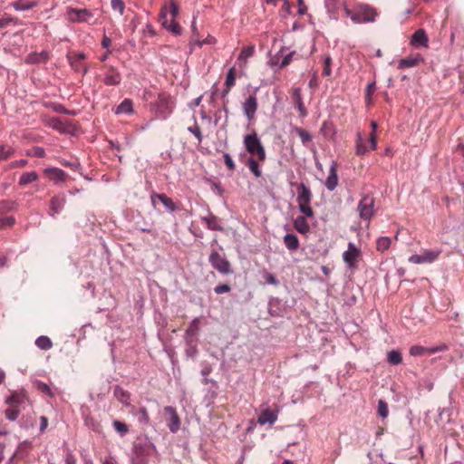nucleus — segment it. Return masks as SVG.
Instances as JSON below:
<instances>
[{"instance_id":"9","label":"nucleus","mask_w":464,"mask_h":464,"mask_svg":"<svg viewBox=\"0 0 464 464\" xmlns=\"http://www.w3.org/2000/svg\"><path fill=\"white\" fill-rule=\"evenodd\" d=\"M66 17L72 23H85L92 17V14L87 9L67 8Z\"/></svg>"},{"instance_id":"29","label":"nucleus","mask_w":464,"mask_h":464,"mask_svg":"<svg viewBox=\"0 0 464 464\" xmlns=\"http://www.w3.org/2000/svg\"><path fill=\"white\" fill-rule=\"evenodd\" d=\"M438 351H439L438 348L428 349L421 345H413L410 348L409 352L411 356H421V355L425 354L426 353H435Z\"/></svg>"},{"instance_id":"23","label":"nucleus","mask_w":464,"mask_h":464,"mask_svg":"<svg viewBox=\"0 0 464 464\" xmlns=\"http://www.w3.org/2000/svg\"><path fill=\"white\" fill-rule=\"evenodd\" d=\"M428 36L425 33V31L423 29H419L417 30L412 37H411V44L414 45V46H424V47H427L428 46Z\"/></svg>"},{"instance_id":"55","label":"nucleus","mask_w":464,"mask_h":464,"mask_svg":"<svg viewBox=\"0 0 464 464\" xmlns=\"http://www.w3.org/2000/svg\"><path fill=\"white\" fill-rule=\"evenodd\" d=\"M224 162L229 170H231V171L235 170L236 165H235L231 156L228 153L224 154Z\"/></svg>"},{"instance_id":"60","label":"nucleus","mask_w":464,"mask_h":464,"mask_svg":"<svg viewBox=\"0 0 464 464\" xmlns=\"http://www.w3.org/2000/svg\"><path fill=\"white\" fill-rule=\"evenodd\" d=\"M197 42L199 46H202L203 44H216L217 40L215 37H213L211 35H208V37L206 39H204L203 41H199L198 39Z\"/></svg>"},{"instance_id":"15","label":"nucleus","mask_w":464,"mask_h":464,"mask_svg":"<svg viewBox=\"0 0 464 464\" xmlns=\"http://www.w3.org/2000/svg\"><path fill=\"white\" fill-rule=\"evenodd\" d=\"M150 198H151V203L154 207H156L157 201H160V203H162L164 205L166 209L169 212H174L177 208L173 200L170 198H169L166 194L152 192Z\"/></svg>"},{"instance_id":"59","label":"nucleus","mask_w":464,"mask_h":464,"mask_svg":"<svg viewBox=\"0 0 464 464\" xmlns=\"http://www.w3.org/2000/svg\"><path fill=\"white\" fill-rule=\"evenodd\" d=\"M28 161L26 160H14L9 164L10 169L23 168L26 166Z\"/></svg>"},{"instance_id":"53","label":"nucleus","mask_w":464,"mask_h":464,"mask_svg":"<svg viewBox=\"0 0 464 464\" xmlns=\"http://www.w3.org/2000/svg\"><path fill=\"white\" fill-rule=\"evenodd\" d=\"M376 90V85H375V82H372L371 83H369L366 87V91H365V100H366V102L367 103H370L371 101H372V95L373 94V92H375Z\"/></svg>"},{"instance_id":"27","label":"nucleus","mask_w":464,"mask_h":464,"mask_svg":"<svg viewBox=\"0 0 464 464\" xmlns=\"http://www.w3.org/2000/svg\"><path fill=\"white\" fill-rule=\"evenodd\" d=\"M115 398L124 406H130V393L120 386H116L113 391Z\"/></svg>"},{"instance_id":"30","label":"nucleus","mask_w":464,"mask_h":464,"mask_svg":"<svg viewBox=\"0 0 464 464\" xmlns=\"http://www.w3.org/2000/svg\"><path fill=\"white\" fill-rule=\"evenodd\" d=\"M293 99L295 100V102L301 115L305 116L306 110L304 108V104L302 97H301V90L299 88H295L293 90Z\"/></svg>"},{"instance_id":"6","label":"nucleus","mask_w":464,"mask_h":464,"mask_svg":"<svg viewBox=\"0 0 464 464\" xmlns=\"http://www.w3.org/2000/svg\"><path fill=\"white\" fill-rule=\"evenodd\" d=\"M208 260L211 266L219 273L224 275L232 273L229 261L219 255L218 251L213 250L209 256Z\"/></svg>"},{"instance_id":"18","label":"nucleus","mask_w":464,"mask_h":464,"mask_svg":"<svg viewBox=\"0 0 464 464\" xmlns=\"http://www.w3.org/2000/svg\"><path fill=\"white\" fill-rule=\"evenodd\" d=\"M370 150H372L371 149L370 142L368 141V145H367L365 140L362 136V133L357 132L356 140H355V153H356V155L362 156Z\"/></svg>"},{"instance_id":"11","label":"nucleus","mask_w":464,"mask_h":464,"mask_svg":"<svg viewBox=\"0 0 464 464\" xmlns=\"http://www.w3.org/2000/svg\"><path fill=\"white\" fill-rule=\"evenodd\" d=\"M360 256L361 251L353 243H349L348 249L343 254V259L350 268L355 267Z\"/></svg>"},{"instance_id":"54","label":"nucleus","mask_w":464,"mask_h":464,"mask_svg":"<svg viewBox=\"0 0 464 464\" xmlns=\"http://www.w3.org/2000/svg\"><path fill=\"white\" fill-rule=\"evenodd\" d=\"M188 130L195 135L198 142H201L202 140V135L199 126L195 123L193 126H190L188 128Z\"/></svg>"},{"instance_id":"40","label":"nucleus","mask_w":464,"mask_h":464,"mask_svg":"<svg viewBox=\"0 0 464 464\" xmlns=\"http://www.w3.org/2000/svg\"><path fill=\"white\" fill-rule=\"evenodd\" d=\"M391 243H392L391 238L388 237H379L376 241L377 251H379V252L386 251L387 249H389Z\"/></svg>"},{"instance_id":"31","label":"nucleus","mask_w":464,"mask_h":464,"mask_svg":"<svg viewBox=\"0 0 464 464\" xmlns=\"http://www.w3.org/2000/svg\"><path fill=\"white\" fill-rule=\"evenodd\" d=\"M203 221L208 229L217 231L223 230V227L220 226L218 218L216 216L211 215L209 217L203 218Z\"/></svg>"},{"instance_id":"44","label":"nucleus","mask_w":464,"mask_h":464,"mask_svg":"<svg viewBox=\"0 0 464 464\" xmlns=\"http://www.w3.org/2000/svg\"><path fill=\"white\" fill-rule=\"evenodd\" d=\"M112 426L117 433L121 437L125 436L129 432V427L120 420H114Z\"/></svg>"},{"instance_id":"47","label":"nucleus","mask_w":464,"mask_h":464,"mask_svg":"<svg viewBox=\"0 0 464 464\" xmlns=\"http://www.w3.org/2000/svg\"><path fill=\"white\" fill-rule=\"evenodd\" d=\"M21 412V409H16L14 407H9L5 411V415L7 420L11 421H14L17 420L19 414Z\"/></svg>"},{"instance_id":"12","label":"nucleus","mask_w":464,"mask_h":464,"mask_svg":"<svg viewBox=\"0 0 464 464\" xmlns=\"http://www.w3.org/2000/svg\"><path fill=\"white\" fill-rule=\"evenodd\" d=\"M164 411L167 414V425L171 432L176 433L180 429V419L177 413L175 408L171 406H166Z\"/></svg>"},{"instance_id":"64","label":"nucleus","mask_w":464,"mask_h":464,"mask_svg":"<svg viewBox=\"0 0 464 464\" xmlns=\"http://www.w3.org/2000/svg\"><path fill=\"white\" fill-rule=\"evenodd\" d=\"M76 459L72 453H67L65 457V464H75Z\"/></svg>"},{"instance_id":"39","label":"nucleus","mask_w":464,"mask_h":464,"mask_svg":"<svg viewBox=\"0 0 464 464\" xmlns=\"http://www.w3.org/2000/svg\"><path fill=\"white\" fill-rule=\"evenodd\" d=\"M35 344L38 348L42 350H49L53 346L51 339L44 335L38 337L35 341Z\"/></svg>"},{"instance_id":"16","label":"nucleus","mask_w":464,"mask_h":464,"mask_svg":"<svg viewBox=\"0 0 464 464\" xmlns=\"http://www.w3.org/2000/svg\"><path fill=\"white\" fill-rule=\"evenodd\" d=\"M153 448V445L150 442L148 443H136L133 447V453L136 457V459H139L144 456L149 455L150 450ZM133 464H144L141 460H133Z\"/></svg>"},{"instance_id":"8","label":"nucleus","mask_w":464,"mask_h":464,"mask_svg":"<svg viewBox=\"0 0 464 464\" xmlns=\"http://www.w3.org/2000/svg\"><path fill=\"white\" fill-rule=\"evenodd\" d=\"M377 15L376 11L369 5H361L358 10L351 15L355 23L373 22Z\"/></svg>"},{"instance_id":"38","label":"nucleus","mask_w":464,"mask_h":464,"mask_svg":"<svg viewBox=\"0 0 464 464\" xmlns=\"http://www.w3.org/2000/svg\"><path fill=\"white\" fill-rule=\"evenodd\" d=\"M387 360L392 365H398L402 362L401 353L397 350L390 351L387 353Z\"/></svg>"},{"instance_id":"58","label":"nucleus","mask_w":464,"mask_h":464,"mask_svg":"<svg viewBox=\"0 0 464 464\" xmlns=\"http://www.w3.org/2000/svg\"><path fill=\"white\" fill-rule=\"evenodd\" d=\"M37 388L40 392H44V393H46L48 394L49 396L53 397V394L50 389V387L46 384V383H44V382H38L37 384Z\"/></svg>"},{"instance_id":"36","label":"nucleus","mask_w":464,"mask_h":464,"mask_svg":"<svg viewBox=\"0 0 464 464\" xmlns=\"http://www.w3.org/2000/svg\"><path fill=\"white\" fill-rule=\"evenodd\" d=\"M130 412L132 414L139 415V421L142 424L148 425L150 423V416L147 409L145 407H140L136 412V409L134 407L131 408Z\"/></svg>"},{"instance_id":"10","label":"nucleus","mask_w":464,"mask_h":464,"mask_svg":"<svg viewBox=\"0 0 464 464\" xmlns=\"http://www.w3.org/2000/svg\"><path fill=\"white\" fill-rule=\"evenodd\" d=\"M28 400L26 392L24 390L14 391L5 399V404L16 409H24V404Z\"/></svg>"},{"instance_id":"13","label":"nucleus","mask_w":464,"mask_h":464,"mask_svg":"<svg viewBox=\"0 0 464 464\" xmlns=\"http://www.w3.org/2000/svg\"><path fill=\"white\" fill-rule=\"evenodd\" d=\"M104 79L103 82L106 85H118L121 82V75L113 66L104 65Z\"/></svg>"},{"instance_id":"43","label":"nucleus","mask_w":464,"mask_h":464,"mask_svg":"<svg viewBox=\"0 0 464 464\" xmlns=\"http://www.w3.org/2000/svg\"><path fill=\"white\" fill-rule=\"evenodd\" d=\"M20 21L16 17L9 16V15H4L0 18V28H5L8 26L9 24H20Z\"/></svg>"},{"instance_id":"61","label":"nucleus","mask_w":464,"mask_h":464,"mask_svg":"<svg viewBox=\"0 0 464 464\" xmlns=\"http://www.w3.org/2000/svg\"><path fill=\"white\" fill-rule=\"evenodd\" d=\"M266 282L269 285H277L278 280L276 278V276L272 274H266Z\"/></svg>"},{"instance_id":"22","label":"nucleus","mask_w":464,"mask_h":464,"mask_svg":"<svg viewBox=\"0 0 464 464\" xmlns=\"http://www.w3.org/2000/svg\"><path fill=\"white\" fill-rule=\"evenodd\" d=\"M49 53L45 51L41 53H32L25 58V63L29 64L44 63L49 60Z\"/></svg>"},{"instance_id":"19","label":"nucleus","mask_w":464,"mask_h":464,"mask_svg":"<svg viewBox=\"0 0 464 464\" xmlns=\"http://www.w3.org/2000/svg\"><path fill=\"white\" fill-rule=\"evenodd\" d=\"M423 62V58L420 54L410 55L401 59L399 63V68H411L419 65Z\"/></svg>"},{"instance_id":"14","label":"nucleus","mask_w":464,"mask_h":464,"mask_svg":"<svg viewBox=\"0 0 464 464\" xmlns=\"http://www.w3.org/2000/svg\"><path fill=\"white\" fill-rule=\"evenodd\" d=\"M85 58L86 55L83 53H71L67 55V59L72 69L76 72L82 71L83 74H86L88 72V68L82 63Z\"/></svg>"},{"instance_id":"42","label":"nucleus","mask_w":464,"mask_h":464,"mask_svg":"<svg viewBox=\"0 0 464 464\" xmlns=\"http://www.w3.org/2000/svg\"><path fill=\"white\" fill-rule=\"evenodd\" d=\"M371 127H372V131L369 135V142L371 144V149L372 150H374L377 148V136H376L377 123L375 121H372Z\"/></svg>"},{"instance_id":"1","label":"nucleus","mask_w":464,"mask_h":464,"mask_svg":"<svg viewBox=\"0 0 464 464\" xmlns=\"http://www.w3.org/2000/svg\"><path fill=\"white\" fill-rule=\"evenodd\" d=\"M313 194L311 189L304 183L297 185V204L300 211L304 215L299 216L294 220L295 228L301 234L305 235L309 232V225L305 219V217L312 218L314 211L311 208V200Z\"/></svg>"},{"instance_id":"4","label":"nucleus","mask_w":464,"mask_h":464,"mask_svg":"<svg viewBox=\"0 0 464 464\" xmlns=\"http://www.w3.org/2000/svg\"><path fill=\"white\" fill-rule=\"evenodd\" d=\"M155 107L157 117L166 119L172 112L173 102L171 97L166 92L159 93Z\"/></svg>"},{"instance_id":"49","label":"nucleus","mask_w":464,"mask_h":464,"mask_svg":"<svg viewBox=\"0 0 464 464\" xmlns=\"http://www.w3.org/2000/svg\"><path fill=\"white\" fill-rule=\"evenodd\" d=\"M15 222V219L12 216L0 218V229L12 227Z\"/></svg>"},{"instance_id":"48","label":"nucleus","mask_w":464,"mask_h":464,"mask_svg":"<svg viewBox=\"0 0 464 464\" xmlns=\"http://www.w3.org/2000/svg\"><path fill=\"white\" fill-rule=\"evenodd\" d=\"M199 318H195L191 323L188 328L187 329V334L189 336L195 335L199 330Z\"/></svg>"},{"instance_id":"34","label":"nucleus","mask_w":464,"mask_h":464,"mask_svg":"<svg viewBox=\"0 0 464 464\" xmlns=\"http://www.w3.org/2000/svg\"><path fill=\"white\" fill-rule=\"evenodd\" d=\"M284 243L289 250H296L299 247V240L294 234H286L284 237Z\"/></svg>"},{"instance_id":"33","label":"nucleus","mask_w":464,"mask_h":464,"mask_svg":"<svg viewBox=\"0 0 464 464\" xmlns=\"http://www.w3.org/2000/svg\"><path fill=\"white\" fill-rule=\"evenodd\" d=\"M255 53V46L250 45L243 48L240 54L238 55L237 62L242 63L240 66H245L246 63V59L253 56Z\"/></svg>"},{"instance_id":"56","label":"nucleus","mask_w":464,"mask_h":464,"mask_svg":"<svg viewBox=\"0 0 464 464\" xmlns=\"http://www.w3.org/2000/svg\"><path fill=\"white\" fill-rule=\"evenodd\" d=\"M295 54V52H292V53H288L287 55H285L283 58L279 67L280 68H285L287 65H289L290 63L293 61V58H294Z\"/></svg>"},{"instance_id":"3","label":"nucleus","mask_w":464,"mask_h":464,"mask_svg":"<svg viewBox=\"0 0 464 464\" xmlns=\"http://www.w3.org/2000/svg\"><path fill=\"white\" fill-rule=\"evenodd\" d=\"M244 146L246 150L250 154V157L257 158L261 162L266 160V153L265 148L256 131L244 137Z\"/></svg>"},{"instance_id":"26","label":"nucleus","mask_w":464,"mask_h":464,"mask_svg":"<svg viewBox=\"0 0 464 464\" xmlns=\"http://www.w3.org/2000/svg\"><path fill=\"white\" fill-rule=\"evenodd\" d=\"M10 5L16 11H26L36 7L38 5V2L29 0H17L11 3Z\"/></svg>"},{"instance_id":"50","label":"nucleus","mask_w":464,"mask_h":464,"mask_svg":"<svg viewBox=\"0 0 464 464\" xmlns=\"http://www.w3.org/2000/svg\"><path fill=\"white\" fill-rule=\"evenodd\" d=\"M331 65H332V58L329 55H327L324 58V69H323V75L324 77H330L332 75Z\"/></svg>"},{"instance_id":"35","label":"nucleus","mask_w":464,"mask_h":464,"mask_svg":"<svg viewBox=\"0 0 464 464\" xmlns=\"http://www.w3.org/2000/svg\"><path fill=\"white\" fill-rule=\"evenodd\" d=\"M236 84V69L235 67H232L227 72V77H226V90L224 92V94H227L231 88Z\"/></svg>"},{"instance_id":"63","label":"nucleus","mask_w":464,"mask_h":464,"mask_svg":"<svg viewBox=\"0 0 464 464\" xmlns=\"http://www.w3.org/2000/svg\"><path fill=\"white\" fill-rule=\"evenodd\" d=\"M34 155L38 158H44L45 156V151L43 148L36 147L34 149Z\"/></svg>"},{"instance_id":"37","label":"nucleus","mask_w":464,"mask_h":464,"mask_svg":"<svg viewBox=\"0 0 464 464\" xmlns=\"http://www.w3.org/2000/svg\"><path fill=\"white\" fill-rule=\"evenodd\" d=\"M133 111V107H132V102L131 100L130 99H125L123 100L121 104L117 107L116 109V113L117 114H121V113H126V114H129V113H131Z\"/></svg>"},{"instance_id":"25","label":"nucleus","mask_w":464,"mask_h":464,"mask_svg":"<svg viewBox=\"0 0 464 464\" xmlns=\"http://www.w3.org/2000/svg\"><path fill=\"white\" fill-rule=\"evenodd\" d=\"M65 204V198L63 196H54L50 201L51 216L59 213Z\"/></svg>"},{"instance_id":"62","label":"nucleus","mask_w":464,"mask_h":464,"mask_svg":"<svg viewBox=\"0 0 464 464\" xmlns=\"http://www.w3.org/2000/svg\"><path fill=\"white\" fill-rule=\"evenodd\" d=\"M40 422V431L44 432L48 426V419L45 416H41Z\"/></svg>"},{"instance_id":"2","label":"nucleus","mask_w":464,"mask_h":464,"mask_svg":"<svg viewBox=\"0 0 464 464\" xmlns=\"http://www.w3.org/2000/svg\"><path fill=\"white\" fill-rule=\"evenodd\" d=\"M179 12V7L176 0H169V6H163L160 13L162 26L175 35H179L182 31L181 26L176 22Z\"/></svg>"},{"instance_id":"41","label":"nucleus","mask_w":464,"mask_h":464,"mask_svg":"<svg viewBox=\"0 0 464 464\" xmlns=\"http://www.w3.org/2000/svg\"><path fill=\"white\" fill-rule=\"evenodd\" d=\"M14 153V150L12 147L0 144V161L8 160Z\"/></svg>"},{"instance_id":"52","label":"nucleus","mask_w":464,"mask_h":464,"mask_svg":"<svg viewBox=\"0 0 464 464\" xmlns=\"http://www.w3.org/2000/svg\"><path fill=\"white\" fill-rule=\"evenodd\" d=\"M46 125L54 130H61L63 128V122L58 118H49L46 121Z\"/></svg>"},{"instance_id":"57","label":"nucleus","mask_w":464,"mask_h":464,"mask_svg":"<svg viewBox=\"0 0 464 464\" xmlns=\"http://www.w3.org/2000/svg\"><path fill=\"white\" fill-rule=\"evenodd\" d=\"M230 286L227 284H223V285H218L215 287L214 291L216 294L218 295H221V294H224V293H227L230 291Z\"/></svg>"},{"instance_id":"28","label":"nucleus","mask_w":464,"mask_h":464,"mask_svg":"<svg viewBox=\"0 0 464 464\" xmlns=\"http://www.w3.org/2000/svg\"><path fill=\"white\" fill-rule=\"evenodd\" d=\"M259 162H261L257 158L249 157L246 165L249 170L255 175V177L259 178L262 175V171L260 169Z\"/></svg>"},{"instance_id":"46","label":"nucleus","mask_w":464,"mask_h":464,"mask_svg":"<svg viewBox=\"0 0 464 464\" xmlns=\"http://www.w3.org/2000/svg\"><path fill=\"white\" fill-rule=\"evenodd\" d=\"M295 132L300 137L304 145H305L307 142L311 141V140H312L311 134L307 130H305L300 127H296L295 129Z\"/></svg>"},{"instance_id":"20","label":"nucleus","mask_w":464,"mask_h":464,"mask_svg":"<svg viewBox=\"0 0 464 464\" xmlns=\"http://www.w3.org/2000/svg\"><path fill=\"white\" fill-rule=\"evenodd\" d=\"M337 184V164L335 162H333L330 168L329 176L327 177L325 181V187L332 191L336 188Z\"/></svg>"},{"instance_id":"45","label":"nucleus","mask_w":464,"mask_h":464,"mask_svg":"<svg viewBox=\"0 0 464 464\" xmlns=\"http://www.w3.org/2000/svg\"><path fill=\"white\" fill-rule=\"evenodd\" d=\"M377 413L382 419H385L389 415L388 404L384 400L378 401Z\"/></svg>"},{"instance_id":"5","label":"nucleus","mask_w":464,"mask_h":464,"mask_svg":"<svg viewBox=\"0 0 464 464\" xmlns=\"http://www.w3.org/2000/svg\"><path fill=\"white\" fill-rule=\"evenodd\" d=\"M374 198L370 195L362 197L360 200L357 209L359 211L360 218L366 221H370L374 214Z\"/></svg>"},{"instance_id":"7","label":"nucleus","mask_w":464,"mask_h":464,"mask_svg":"<svg viewBox=\"0 0 464 464\" xmlns=\"http://www.w3.org/2000/svg\"><path fill=\"white\" fill-rule=\"evenodd\" d=\"M441 251L440 249L423 250L420 255H412L409 257V262L412 264H430L435 262Z\"/></svg>"},{"instance_id":"32","label":"nucleus","mask_w":464,"mask_h":464,"mask_svg":"<svg viewBox=\"0 0 464 464\" xmlns=\"http://www.w3.org/2000/svg\"><path fill=\"white\" fill-rule=\"evenodd\" d=\"M37 179L38 174L35 171L24 172L19 179V185L24 187L36 181Z\"/></svg>"},{"instance_id":"17","label":"nucleus","mask_w":464,"mask_h":464,"mask_svg":"<svg viewBox=\"0 0 464 464\" xmlns=\"http://www.w3.org/2000/svg\"><path fill=\"white\" fill-rule=\"evenodd\" d=\"M256 110H257L256 97L254 95H251L243 103L244 113L249 121H252L255 117Z\"/></svg>"},{"instance_id":"51","label":"nucleus","mask_w":464,"mask_h":464,"mask_svg":"<svg viewBox=\"0 0 464 464\" xmlns=\"http://www.w3.org/2000/svg\"><path fill=\"white\" fill-rule=\"evenodd\" d=\"M111 8L115 11H119L120 14L122 15L125 9V4L122 0H111Z\"/></svg>"},{"instance_id":"24","label":"nucleus","mask_w":464,"mask_h":464,"mask_svg":"<svg viewBox=\"0 0 464 464\" xmlns=\"http://www.w3.org/2000/svg\"><path fill=\"white\" fill-rule=\"evenodd\" d=\"M44 173L52 180L55 182L63 181L66 177V173L58 168H47L44 170Z\"/></svg>"},{"instance_id":"21","label":"nucleus","mask_w":464,"mask_h":464,"mask_svg":"<svg viewBox=\"0 0 464 464\" xmlns=\"http://www.w3.org/2000/svg\"><path fill=\"white\" fill-rule=\"evenodd\" d=\"M277 420V413L272 411L270 409H265L262 411L258 417V423L261 425L269 423L270 425L274 424Z\"/></svg>"}]
</instances>
